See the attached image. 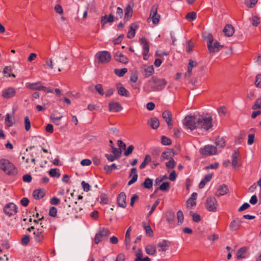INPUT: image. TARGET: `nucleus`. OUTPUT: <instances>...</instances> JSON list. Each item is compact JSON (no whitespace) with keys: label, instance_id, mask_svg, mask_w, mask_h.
I'll return each mask as SVG.
<instances>
[{"label":"nucleus","instance_id":"f257e3e1","mask_svg":"<svg viewBox=\"0 0 261 261\" xmlns=\"http://www.w3.org/2000/svg\"><path fill=\"white\" fill-rule=\"evenodd\" d=\"M206 39L207 47L210 54L218 52L223 47V45H221L218 41L214 40L211 34H208Z\"/></svg>","mask_w":261,"mask_h":261},{"label":"nucleus","instance_id":"f03ea898","mask_svg":"<svg viewBox=\"0 0 261 261\" xmlns=\"http://www.w3.org/2000/svg\"><path fill=\"white\" fill-rule=\"evenodd\" d=\"M0 169L8 175H14L17 172L15 166L5 159L0 160Z\"/></svg>","mask_w":261,"mask_h":261},{"label":"nucleus","instance_id":"7ed1b4c3","mask_svg":"<svg viewBox=\"0 0 261 261\" xmlns=\"http://www.w3.org/2000/svg\"><path fill=\"white\" fill-rule=\"evenodd\" d=\"M198 116H187L183 120V124L186 128L192 130L198 128Z\"/></svg>","mask_w":261,"mask_h":261},{"label":"nucleus","instance_id":"20e7f679","mask_svg":"<svg viewBox=\"0 0 261 261\" xmlns=\"http://www.w3.org/2000/svg\"><path fill=\"white\" fill-rule=\"evenodd\" d=\"M198 128H203L206 130H208L212 126V118L208 115L198 116Z\"/></svg>","mask_w":261,"mask_h":261},{"label":"nucleus","instance_id":"39448f33","mask_svg":"<svg viewBox=\"0 0 261 261\" xmlns=\"http://www.w3.org/2000/svg\"><path fill=\"white\" fill-rule=\"evenodd\" d=\"M150 86L154 90H161L163 89L167 82L165 79H159L158 77L153 76L149 81Z\"/></svg>","mask_w":261,"mask_h":261},{"label":"nucleus","instance_id":"423d86ee","mask_svg":"<svg viewBox=\"0 0 261 261\" xmlns=\"http://www.w3.org/2000/svg\"><path fill=\"white\" fill-rule=\"evenodd\" d=\"M218 202L214 196H208L205 200V206L208 212H215L217 210Z\"/></svg>","mask_w":261,"mask_h":261},{"label":"nucleus","instance_id":"0eeeda50","mask_svg":"<svg viewBox=\"0 0 261 261\" xmlns=\"http://www.w3.org/2000/svg\"><path fill=\"white\" fill-rule=\"evenodd\" d=\"M110 232L108 228H102L96 234L94 238L95 243L98 244L99 242L107 239Z\"/></svg>","mask_w":261,"mask_h":261},{"label":"nucleus","instance_id":"6e6552de","mask_svg":"<svg viewBox=\"0 0 261 261\" xmlns=\"http://www.w3.org/2000/svg\"><path fill=\"white\" fill-rule=\"evenodd\" d=\"M158 6L157 5H154L150 10V16L148 19L149 20L151 19L152 23L154 24H157L160 22V15L158 14Z\"/></svg>","mask_w":261,"mask_h":261},{"label":"nucleus","instance_id":"1a4fd4ad","mask_svg":"<svg viewBox=\"0 0 261 261\" xmlns=\"http://www.w3.org/2000/svg\"><path fill=\"white\" fill-rule=\"evenodd\" d=\"M96 58L100 63L105 64L110 62L111 56L107 51H101L96 54Z\"/></svg>","mask_w":261,"mask_h":261},{"label":"nucleus","instance_id":"9d476101","mask_svg":"<svg viewBox=\"0 0 261 261\" xmlns=\"http://www.w3.org/2000/svg\"><path fill=\"white\" fill-rule=\"evenodd\" d=\"M4 211L7 215L10 217L17 213V207L14 203H9L4 206Z\"/></svg>","mask_w":261,"mask_h":261},{"label":"nucleus","instance_id":"9b49d317","mask_svg":"<svg viewBox=\"0 0 261 261\" xmlns=\"http://www.w3.org/2000/svg\"><path fill=\"white\" fill-rule=\"evenodd\" d=\"M200 152L204 155H211L217 153V148L213 145H206L200 149Z\"/></svg>","mask_w":261,"mask_h":261},{"label":"nucleus","instance_id":"f8f14e48","mask_svg":"<svg viewBox=\"0 0 261 261\" xmlns=\"http://www.w3.org/2000/svg\"><path fill=\"white\" fill-rule=\"evenodd\" d=\"M240 153L237 150H235L231 156V164L234 169L239 168L241 166L239 163Z\"/></svg>","mask_w":261,"mask_h":261},{"label":"nucleus","instance_id":"ddd939ff","mask_svg":"<svg viewBox=\"0 0 261 261\" xmlns=\"http://www.w3.org/2000/svg\"><path fill=\"white\" fill-rule=\"evenodd\" d=\"M140 41L144 50L143 53V59L144 60H147L148 58V54L149 50V46L148 43L146 39L143 37L140 39Z\"/></svg>","mask_w":261,"mask_h":261},{"label":"nucleus","instance_id":"4468645a","mask_svg":"<svg viewBox=\"0 0 261 261\" xmlns=\"http://www.w3.org/2000/svg\"><path fill=\"white\" fill-rule=\"evenodd\" d=\"M114 58L116 61L122 64H125L128 62L127 57L120 51L116 52L114 56Z\"/></svg>","mask_w":261,"mask_h":261},{"label":"nucleus","instance_id":"2eb2a0df","mask_svg":"<svg viewBox=\"0 0 261 261\" xmlns=\"http://www.w3.org/2000/svg\"><path fill=\"white\" fill-rule=\"evenodd\" d=\"M16 94V90L12 87L4 89L2 92V96L4 98H10L14 96Z\"/></svg>","mask_w":261,"mask_h":261},{"label":"nucleus","instance_id":"dca6fc26","mask_svg":"<svg viewBox=\"0 0 261 261\" xmlns=\"http://www.w3.org/2000/svg\"><path fill=\"white\" fill-rule=\"evenodd\" d=\"M122 109V106L118 102L112 101L109 104V109L111 112H117Z\"/></svg>","mask_w":261,"mask_h":261},{"label":"nucleus","instance_id":"f3484780","mask_svg":"<svg viewBox=\"0 0 261 261\" xmlns=\"http://www.w3.org/2000/svg\"><path fill=\"white\" fill-rule=\"evenodd\" d=\"M229 189L227 185L222 184L220 185L217 189L216 196L217 197L225 195L229 193Z\"/></svg>","mask_w":261,"mask_h":261},{"label":"nucleus","instance_id":"a211bd4d","mask_svg":"<svg viewBox=\"0 0 261 261\" xmlns=\"http://www.w3.org/2000/svg\"><path fill=\"white\" fill-rule=\"evenodd\" d=\"M197 194L195 192L192 193L191 197L187 201V207L189 209L193 208L196 204V198Z\"/></svg>","mask_w":261,"mask_h":261},{"label":"nucleus","instance_id":"6ab92c4d","mask_svg":"<svg viewBox=\"0 0 261 261\" xmlns=\"http://www.w3.org/2000/svg\"><path fill=\"white\" fill-rule=\"evenodd\" d=\"M198 65L197 62L194 61L193 60L190 59L189 60V63L187 68V72L185 73V77L189 78L191 76L193 67H196Z\"/></svg>","mask_w":261,"mask_h":261},{"label":"nucleus","instance_id":"aec40b11","mask_svg":"<svg viewBox=\"0 0 261 261\" xmlns=\"http://www.w3.org/2000/svg\"><path fill=\"white\" fill-rule=\"evenodd\" d=\"M126 195L124 192L120 193L117 197V203L119 206L124 208L126 206Z\"/></svg>","mask_w":261,"mask_h":261},{"label":"nucleus","instance_id":"412c9836","mask_svg":"<svg viewBox=\"0 0 261 261\" xmlns=\"http://www.w3.org/2000/svg\"><path fill=\"white\" fill-rule=\"evenodd\" d=\"M116 87L118 93L120 95L126 97L129 96V93L128 91L126 90L121 84H117Z\"/></svg>","mask_w":261,"mask_h":261},{"label":"nucleus","instance_id":"4be33fe9","mask_svg":"<svg viewBox=\"0 0 261 261\" xmlns=\"http://www.w3.org/2000/svg\"><path fill=\"white\" fill-rule=\"evenodd\" d=\"M163 118L165 120L169 127L172 125V114L169 111H165L162 114Z\"/></svg>","mask_w":261,"mask_h":261},{"label":"nucleus","instance_id":"5701e85b","mask_svg":"<svg viewBox=\"0 0 261 261\" xmlns=\"http://www.w3.org/2000/svg\"><path fill=\"white\" fill-rule=\"evenodd\" d=\"M142 69L144 71V75L145 77H149L154 73V68L153 65H143Z\"/></svg>","mask_w":261,"mask_h":261},{"label":"nucleus","instance_id":"b1692460","mask_svg":"<svg viewBox=\"0 0 261 261\" xmlns=\"http://www.w3.org/2000/svg\"><path fill=\"white\" fill-rule=\"evenodd\" d=\"M174 154L175 153L173 150L168 149L162 152L161 158L163 160L172 159L174 156Z\"/></svg>","mask_w":261,"mask_h":261},{"label":"nucleus","instance_id":"393cba45","mask_svg":"<svg viewBox=\"0 0 261 261\" xmlns=\"http://www.w3.org/2000/svg\"><path fill=\"white\" fill-rule=\"evenodd\" d=\"M129 177H132V179L128 182V185L129 186L135 183L138 179V174L136 168H133L131 169Z\"/></svg>","mask_w":261,"mask_h":261},{"label":"nucleus","instance_id":"a878e982","mask_svg":"<svg viewBox=\"0 0 261 261\" xmlns=\"http://www.w3.org/2000/svg\"><path fill=\"white\" fill-rule=\"evenodd\" d=\"M241 223L242 221L239 219L232 220L229 225L230 229L232 231L238 230L240 228Z\"/></svg>","mask_w":261,"mask_h":261},{"label":"nucleus","instance_id":"bb28decb","mask_svg":"<svg viewBox=\"0 0 261 261\" xmlns=\"http://www.w3.org/2000/svg\"><path fill=\"white\" fill-rule=\"evenodd\" d=\"M247 248L245 247L240 248L237 252V258L241 259L247 256Z\"/></svg>","mask_w":261,"mask_h":261},{"label":"nucleus","instance_id":"cd10ccee","mask_svg":"<svg viewBox=\"0 0 261 261\" xmlns=\"http://www.w3.org/2000/svg\"><path fill=\"white\" fill-rule=\"evenodd\" d=\"M170 243L167 241H163L158 244L159 251H166L168 250Z\"/></svg>","mask_w":261,"mask_h":261},{"label":"nucleus","instance_id":"c85d7f7f","mask_svg":"<svg viewBox=\"0 0 261 261\" xmlns=\"http://www.w3.org/2000/svg\"><path fill=\"white\" fill-rule=\"evenodd\" d=\"M223 32L227 37H230L234 34V30L231 24H227L223 29Z\"/></svg>","mask_w":261,"mask_h":261},{"label":"nucleus","instance_id":"c756f323","mask_svg":"<svg viewBox=\"0 0 261 261\" xmlns=\"http://www.w3.org/2000/svg\"><path fill=\"white\" fill-rule=\"evenodd\" d=\"M138 25L136 23H133L131 24L129 27V30L127 33V37L130 39L133 38L135 35L136 31Z\"/></svg>","mask_w":261,"mask_h":261},{"label":"nucleus","instance_id":"7c9ffc66","mask_svg":"<svg viewBox=\"0 0 261 261\" xmlns=\"http://www.w3.org/2000/svg\"><path fill=\"white\" fill-rule=\"evenodd\" d=\"M146 253L150 255H154L156 252V247L152 244H148L145 247Z\"/></svg>","mask_w":261,"mask_h":261},{"label":"nucleus","instance_id":"2f4dec72","mask_svg":"<svg viewBox=\"0 0 261 261\" xmlns=\"http://www.w3.org/2000/svg\"><path fill=\"white\" fill-rule=\"evenodd\" d=\"M26 86L28 88L32 90H42V89L43 88V86L41 85V82L28 83Z\"/></svg>","mask_w":261,"mask_h":261},{"label":"nucleus","instance_id":"473e14b6","mask_svg":"<svg viewBox=\"0 0 261 261\" xmlns=\"http://www.w3.org/2000/svg\"><path fill=\"white\" fill-rule=\"evenodd\" d=\"M114 21V16L112 14H110L108 18L107 15H105L101 18V23L102 27H103L104 25L107 22H112Z\"/></svg>","mask_w":261,"mask_h":261},{"label":"nucleus","instance_id":"72a5a7b5","mask_svg":"<svg viewBox=\"0 0 261 261\" xmlns=\"http://www.w3.org/2000/svg\"><path fill=\"white\" fill-rule=\"evenodd\" d=\"M148 124L153 129H156L160 125L159 120L157 118L154 117L151 118L148 121Z\"/></svg>","mask_w":261,"mask_h":261},{"label":"nucleus","instance_id":"f704fd0d","mask_svg":"<svg viewBox=\"0 0 261 261\" xmlns=\"http://www.w3.org/2000/svg\"><path fill=\"white\" fill-rule=\"evenodd\" d=\"M33 197L35 199H40L45 195V191L44 190L38 189L34 190L33 192Z\"/></svg>","mask_w":261,"mask_h":261},{"label":"nucleus","instance_id":"c9c22d12","mask_svg":"<svg viewBox=\"0 0 261 261\" xmlns=\"http://www.w3.org/2000/svg\"><path fill=\"white\" fill-rule=\"evenodd\" d=\"M151 162V158L150 155L146 154L144 158L143 162L140 165L141 169H144L146 166Z\"/></svg>","mask_w":261,"mask_h":261},{"label":"nucleus","instance_id":"e433bc0d","mask_svg":"<svg viewBox=\"0 0 261 261\" xmlns=\"http://www.w3.org/2000/svg\"><path fill=\"white\" fill-rule=\"evenodd\" d=\"M34 236L35 240L38 243L41 242L44 239L42 232L40 231L39 230L34 232Z\"/></svg>","mask_w":261,"mask_h":261},{"label":"nucleus","instance_id":"4c0bfd02","mask_svg":"<svg viewBox=\"0 0 261 261\" xmlns=\"http://www.w3.org/2000/svg\"><path fill=\"white\" fill-rule=\"evenodd\" d=\"M133 13V9L132 7L128 5H127L125 9V17L124 18L128 20L130 17H132Z\"/></svg>","mask_w":261,"mask_h":261},{"label":"nucleus","instance_id":"58836bf2","mask_svg":"<svg viewBox=\"0 0 261 261\" xmlns=\"http://www.w3.org/2000/svg\"><path fill=\"white\" fill-rule=\"evenodd\" d=\"M131 227L130 226L125 233V243L127 247H128L130 243V234Z\"/></svg>","mask_w":261,"mask_h":261},{"label":"nucleus","instance_id":"ea45409f","mask_svg":"<svg viewBox=\"0 0 261 261\" xmlns=\"http://www.w3.org/2000/svg\"><path fill=\"white\" fill-rule=\"evenodd\" d=\"M111 151L113 153V155L118 159L120 157L122 153V150L115 147L114 145H111Z\"/></svg>","mask_w":261,"mask_h":261},{"label":"nucleus","instance_id":"a19ab883","mask_svg":"<svg viewBox=\"0 0 261 261\" xmlns=\"http://www.w3.org/2000/svg\"><path fill=\"white\" fill-rule=\"evenodd\" d=\"M152 180L149 178H146L142 184V186L146 189H150L152 187Z\"/></svg>","mask_w":261,"mask_h":261},{"label":"nucleus","instance_id":"79ce46f5","mask_svg":"<svg viewBox=\"0 0 261 261\" xmlns=\"http://www.w3.org/2000/svg\"><path fill=\"white\" fill-rule=\"evenodd\" d=\"M117 169V166L115 164H113L111 165H106L104 167V170L107 174H110L113 170V169Z\"/></svg>","mask_w":261,"mask_h":261},{"label":"nucleus","instance_id":"37998d69","mask_svg":"<svg viewBox=\"0 0 261 261\" xmlns=\"http://www.w3.org/2000/svg\"><path fill=\"white\" fill-rule=\"evenodd\" d=\"M258 0H245V5L249 8H253L257 3Z\"/></svg>","mask_w":261,"mask_h":261},{"label":"nucleus","instance_id":"c03bdc74","mask_svg":"<svg viewBox=\"0 0 261 261\" xmlns=\"http://www.w3.org/2000/svg\"><path fill=\"white\" fill-rule=\"evenodd\" d=\"M216 145L220 147H223L225 146L224 139L222 137H218L215 141Z\"/></svg>","mask_w":261,"mask_h":261},{"label":"nucleus","instance_id":"a18cd8bd","mask_svg":"<svg viewBox=\"0 0 261 261\" xmlns=\"http://www.w3.org/2000/svg\"><path fill=\"white\" fill-rule=\"evenodd\" d=\"M114 71L116 75L122 77L127 72V69L125 68L122 69H115Z\"/></svg>","mask_w":261,"mask_h":261},{"label":"nucleus","instance_id":"49530a36","mask_svg":"<svg viewBox=\"0 0 261 261\" xmlns=\"http://www.w3.org/2000/svg\"><path fill=\"white\" fill-rule=\"evenodd\" d=\"M176 216L178 220V224L180 225L182 223L184 219V216L182 212L180 210H179L177 212Z\"/></svg>","mask_w":261,"mask_h":261},{"label":"nucleus","instance_id":"de8ad7c7","mask_svg":"<svg viewBox=\"0 0 261 261\" xmlns=\"http://www.w3.org/2000/svg\"><path fill=\"white\" fill-rule=\"evenodd\" d=\"M143 225L147 234L149 237L152 236L153 230L150 225H147L145 223H143Z\"/></svg>","mask_w":261,"mask_h":261},{"label":"nucleus","instance_id":"09e8293b","mask_svg":"<svg viewBox=\"0 0 261 261\" xmlns=\"http://www.w3.org/2000/svg\"><path fill=\"white\" fill-rule=\"evenodd\" d=\"M253 110L261 109V97L258 98L252 107Z\"/></svg>","mask_w":261,"mask_h":261},{"label":"nucleus","instance_id":"8fccbe9b","mask_svg":"<svg viewBox=\"0 0 261 261\" xmlns=\"http://www.w3.org/2000/svg\"><path fill=\"white\" fill-rule=\"evenodd\" d=\"M196 13L194 12H191L188 13L186 15V19L189 21H191L196 19Z\"/></svg>","mask_w":261,"mask_h":261},{"label":"nucleus","instance_id":"3c124183","mask_svg":"<svg viewBox=\"0 0 261 261\" xmlns=\"http://www.w3.org/2000/svg\"><path fill=\"white\" fill-rule=\"evenodd\" d=\"M45 66L49 69H54L53 60L52 58L47 59L45 61Z\"/></svg>","mask_w":261,"mask_h":261},{"label":"nucleus","instance_id":"603ef678","mask_svg":"<svg viewBox=\"0 0 261 261\" xmlns=\"http://www.w3.org/2000/svg\"><path fill=\"white\" fill-rule=\"evenodd\" d=\"M24 125L26 131H29L31 129V121L28 116L24 117Z\"/></svg>","mask_w":261,"mask_h":261},{"label":"nucleus","instance_id":"864d4df0","mask_svg":"<svg viewBox=\"0 0 261 261\" xmlns=\"http://www.w3.org/2000/svg\"><path fill=\"white\" fill-rule=\"evenodd\" d=\"M62 118V115H61L59 117H55L53 115H51L50 116V118H51L52 121L57 125H59L60 124V121Z\"/></svg>","mask_w":261,"mask_h":261},{"label":"nucleus","instance_id":"5fc2aeb1","mask_svg":"<svg viewBox=\"0 0 261 261\" xmlns=\"http://www.w3.org/2000/svg\"><path fill=\"white\" fill-rule=\"evenodd\" d=\"M54 10L59 15H62L63 14V9L59 4H57L55 6Z\"/></svg>","mask_w":261,"mask_h":261},{"label":"nucleus","instance_id":"6e6d98bb","mask_svg":"<svg viewBox=\"0 0 261 261\" xmlns=\"http://www.w3.org/2000/svg\"><path fill=\"white\" fill-rule=\"evenodd\" d=\"M260 23V18L258 16H253L252 18V24L254 27H257Z\"/></svg>","mask_w":261,"mask_h":261},{"label":"nucleus","instance_id":"4d7b16f0","mask_svg":"<svg viewBox=\"0 0 261 261\" xmlns=\"http://www.w3.org/2000/svg\"><path fill=\"white\" fill-rule=\"evenodd\" d=\"M95 90L100 95H103L105 94L102 86L101 84H97L95 86Z\"/></svg>","mask_w":261,"mask_h":261},{"label":"nucleus","instance_id":"13d9d810","mask_svg":"<svg viewBox=\"0 0 261 261\" xmlns=\"http://www.w3.org/2000/svg\"><path fill=\"white\" fill-rule=\"evenodd\" d=\"M57 169L56 168L51 169L49 171V174L51 177L57 176L59 177L60 176V174L57 172Z\"/></svg>","mask_w":261,"mask_h":261},{"label":"nucleus","instance_id":"bf43d9fd","mask_svg":"<svg viewBox=\"0 0 261 261\" xmlns=\"http://www.w3.org/2000/svg\"><path fill=\"white\" fill-rule=\"evenodd\" d=\"M171 140L165 136L162 137V143L164 145H169L171 144Z\"/></svg>","mask_w":261,"mask_h":261},{"label":"nucleus","instance_id":"052dcab7","mask_svg":"<svg viewBox=\"0 0 261 261\" xmlns=\"http://www.w3.org/2000/svg\"><path fill=\"white\" fill-rule=\"evenodd\" d=\"M100 199V202L102 204H107L109 200L108 197L105 194H101Z\"/></svg>","mask_w":261,"mask_h":261},{"label":"nucleus","instance_id":"680f3d73","mask_svg":"<svg viewBox=\"0 0 261 261\" xmlns=\"http://www.w3.org/2000/svg\"><path fill=\"white\" fill-rule=\"evenodd\" d=\"M190 214L192 216V219L194 222H198L200 220V216L197 213H194L193 212H191Z\"/></svg>","mask_w":261,"mask_h":261},{"label":"nucleus","instance_id":"e2e57ef3","mask_svg":"<svg viewBox=\"0 0 261 261\" xmlns=\"http://www.w3.org/2000/svg\"><path fill=\"white\" fill-rule=\"evenodd\" d=\"M255 85L257 87L261 88V74L256 75Z\"/></svg>","mask_w":261,"mask_h":261},{"label":"nucleus","instance_id":"0e129e2a","mask_svg":"<svg viewBox=\"0 0 261 261\" xmlns=\"http://www.w3.org/2000/svg\"><path fill=\"white\" fill-rule=\"evenodd\" d=\"M166 166L169 168H173L175 166V162L172 158L170 161L166 163Z\"/></svg>","mask_w":261,"mask_h":261},{"label":"nucleus","instance_id":"69168bd1","mask_svg":"<svg viewBox=\"0 0 261 261\" xmlns=\"http://www.w3.org/2000/svg\"><path fill=\"white\" fill-rule=\"evenodd\" d=\"M81 185L84 191L88 192L90 190L91 187L88 183H87L85 181H83L81 182Z\"/></svg>","mask_w":261,"mask_h":261},{"label":"nucleus","instance_id":"338daca9","mask_svg":"<svg viewBox=\"0 0 261 261\" xmlns=\"http://www.w3.org/2000/svg\"><path fill=\"white\" fill-rule=\"evenodd\" d=\"M226 108L225 107H221L218 109V112L220 116H225L226 113Z\"/></svg>","mask_w":261,"mask_h":261},{"label":"nucleus","instance_id":"774afa93","mask_svg":"<svg viewBox=\"0 0 261 261\" xmlns=\"http://www.w3.org/2000/svg\"><path fill=\"white\" fill-rule=\"evenodd\" d=\"M57 209L54 206L50 208L49 211V215L51 217H55L57 215Z\"/></svg>","mask_w":261,"mask_h":261}]
</instances>
